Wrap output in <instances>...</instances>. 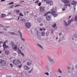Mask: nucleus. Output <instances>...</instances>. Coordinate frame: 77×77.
Masks as SVG:
<instances>
[{"label": "nucleus", "instance_id": "nucleus-16", "mask_svg": "<svg viewBox=\"0 0 77 77\" xmlns=\"http://www.w3.org/2000/svg\"><path fill=\"white\" fill-rule=\"evenodd\" d=\"M37 36L38 37H39L40 36H41V33H40V32H39L38 33V31H37Z\"/></svg>", "mask_w": 77, "mask_h": 77}, {"label": "nucleus", "instance_id": "nucleus-47", "mask_svg": "<svg viewBox=\"0 0 77 77\" xmlns=\"http://www.w3.org/2000/svg\"><path fill=\"white\" fill-rule=\"evenodd\" d=\"M73 10H74V11H75V8H73Z\"/></svg>", "mask_w": 77, "mask_h": 77}, {"label": "nucleus", "instance_id": "nucleus-58", "mask_svg": "<svg viewBox=\"0 0 77 77\" xmlns=\"http://www.w3.org/2000/svg\"><path fill=\"white\" fill-rule=\"evenodd\" d=\"M57 16V14L55 15L54 16V17H56Z\"/></svg>", "mask_w": 77, "mask_h": 77}, {"label": "nucleus", "instance_id": "nucleus-27", "mask_svg": "<svg viewBox=\"0 0 77 77\" xmlns=\"http://www.w3.org/2000/svg\"><path fill=\"white\" fill-rule=\"evenodd\" d=\"M58 69L59 71H57V72H59L60 73H62V71H61V70H60V69Z\"/></svg>", "mask_w": 77, "mask_h": 77}, {"label": "nucleus", "instance_id": "nucleus-40", "mask_svg": "<svg viewBox=\"0 0 77 77\" xmlns=\"http://www.w3.org/2000/svg\"><path fill=\"white\" fill-rule=\"evenodd\" d=\"M62 10H63V11H65V8H63L62 9Z\"/></svg>", "mask_w": 77, "mask_h": 77}, {"label": "nucleus", "instance_id": "nucleus-21", "mask_svg": "<svg viewBox=\"0 0 77 77\" xmlns=\"http://www.w3.org/2000/svg\"><path fill=\"white\" fill-rule=\"evenodd\" d=\"M41 34L42 35V36H44L45 35V32H44L42 31V32Z\"/></svg>", "mask_w": 77, "mask_h": 77}, {"label": "nucleus", "instance_id": "nucleus-11", "mask_svg": "<svg viewBox=\"0 0 77 77\" xmlns=\"http://www.w3.org/2000/svg\"><path fill=\"white\" fill-rule=\"evenodd\" d=\"M47 57L49 60L50 61V62H54V60L53 59H51V58H50V57L49 56H48Z\"/></svg>", "mask_w": 77, "mask_h": 77}, {"label": "nucleus", "instance_id": "nucleus-44", "mask_svg": "<svg viewBox=\"0 0 77 77\" xmlns=\"http://www.w3.org/2000/svg\"><path fill=\"white\" fill-rule=\"evenodd\" d=\"M48 33H49V32H46V35H47V36H48Z\"/></svg>", "mask_w": 77, "mask_h": 77}, {"label": "nucleus", "instance_id": "nucleus-62", "mask_svg": "<svg viewBox=\"0 0 77 77\" xmlns=\"http://www.w3.org/2000/svg\"><path fill=\"white\" fill-rule=\"evenodd\" d=\"M72 70H74V68H72Z\"/></svg>", "mask_w": 77, "mask_h": 77}, {"label": "nucleus", "instance_id": "nucleus-41", "mask_svg": "<svg viewBox=\"0 0 77 77\" xmlns=\"http://www.w3.org/2000/svg\"><path fill=\"white\" fill-rule=\"evenodd\" d=\"M41 5V3L40 2L38 4V5L39 6H40Z\"/></svg>", "mask_w": 77, "mask_h": 77}, {"label": "nucleus", "instance_id": "nucleus-17", "mask_svg": "<svg viewBox=\"0 0 77 77\" xmlns=\"http://www.w3.org/2000/svg\"><path fill=\"white\" fill-rule=\"evenodd\" d=\"M76 2H75V1H73L71 3V4L73 5H75L76 4Z\"/></svg>", "mask_w": 77, "mask_h": 77}, {"label": "nucleus", "instance_id": "nucleus-51", "mask_svg": "<svg viewBox=\"0 0 77 77\" xmlns=\"http://www.w3.org/2000/svg\"><path fill=\"white\" fill-rule=\"evenodd\" d=\"M51 33H53V31L52 30H51Z\"/></svg>", "mask_w": 77, "mask_h": 77}, {"label": "nucleus", "instance_id": "nucleus-2", "mask_svg": "<svg viewBox=\"0 0 77 77\" xmlns=\"http://www.w3.org/2000/svg\"><path fill=\"white\" fill-rule=\"evenodd\" d=\"M61 2L65 4V6H66V7L67 6L71 7V3L69 0H61Z\"/></svg>", "mask_w": 77, "mask_h": 77}, {"label": "nucleus", "instance_id": "nucleus-12", "mask_svg": "<svg viewBox=\"0 0 77 77\" xmlns=\"http://www.w3.org/2000/svg\"><path fill=\"white\" fill-rule=\"evenodd\" d=\"M24 69L25 70H29V67L26 65H25L24 66Z\"/></svg>", "mask_w": 77, "mask_h": 77}, {"label": "nucleus", "instance_id": "nucleus-10", "mask_svg": "<svg viewBox=\"0 0 77 77\" xmlns=\"http://www.w3.org/2000/svg\"><path fill=\"white\" fill-rule=\"evenodd\" d=\"M6 65V61L5 60H3L1 62V65L2 66H5Z\"/></svg>", "mask_w": 77, "mask_h": 77}, {"label": "nucleus", "instance_id": "nucleus-50", "mask_svg": "<svg viewBox=\"0 0 77 77\" xmlns=\"http://www.w3.org/2000/svg\"><path fill=\"white\" fill-rule=\"evenodd\" d=\"M23 12L24 13V15H26V11H23Z\"/></svg>", "mask_w": 77, "mask_h": 77}, {"label": "nucleus", "instance_id": "nucleus-20", "mask_svg": "<svg viewBox=\"0 0 77 77\" xmlns=\"http://www.w3.org/2000/svg\"><path fill=\"white\" fill-rule=\"evenodd\" d=\"M2 16H1L2 18H4L5 17H6V14H1Z\"/></svg>", "mask_w": 77, "mask_h": 77}, {"label": "nucleus", "instance_id": "nucleus-46", "mask_svg": "<svg viewBox=\"0 0 77 77\" xmlns=\"http://www.w3.org/2000/svg\"><path fill=\"white\" fill-rule=\"evenodd\" d=\"M5 0H1V2H5Z\"/></svg>", "mask_w": 77, "mask_h": 77}, {"label": "nucleus", "instance_id": "nucleus-53", "mask_svg": "<svg viewBox=\"0 0 77 77\" xmlns=\"http://www.w3.org/2000/svg\"><path fill=\"white\" fill-rule=\"evenodd\" d=\"M71 16H69V19L70 18H71Z\"/></svg>", "mask_w": 77, "mask_h": 77}, {"label": "nucleus", "instance_id": "nucleus-3", "mask_svg": "<svg viewBox=\"0 0 77 77\" xmlns=\"http://www.w3.org/2000/svg\"><path fill=\"white\" fill-rule=\"evenodd\" d=\"M13 63L14 64L16 65H18L21 64V62H20V61L16 60H13Z\"/></svg>", "mask_w": 77, "mask_h": 77}, {"label": "nucleus", "instance_id": "nucleus-45", "mask_svg": "<svg viewBox=\"0 0 77 77\" xmlns=\"http://www.w3.org/2000/svg\"><path fill=\"white\" fill-rule=\"evenodd\" d=\"M22 40H23V41H25V39H24V38H22Z\"/></svg>", "mask_w": 77, "mask_h": 77}, {"label": "nucleus", "instance_id": "nucleus-18", "mask_svg": "<svg viewBox=\"0 0 77 77\" xmlns=\"http://www.w3.org/2000/svg\"><path fill=\"white\" fill-rule=\"evenodd\" d=\"M5 54H9V51L7 50V51H5Z\"/></svg>", "mask_w": 77, "mask_h": 77}, {"label": "nucleus", "instance_id": "nucleus-19", "mask_svg": "<svg viewBox=\"0 0 77 77\" xmlns=\"http://www.w3.org/2000/svg\"><path fill=\"white\" fill-rule=\"evenodd\" d=\"M37 45H38V47H40V48H42V49L43 50V48L42 47V46L41 45H40L38 44H37Z\"/></svg>", "mask_w": 77, "mask_h": 77}, {"label": "nucleus", "instance_id": "nucleus-61", "mask_svg": "<svg viewBox=\"0 0 77 77\" xmlns=\"http://www.w3.org/2000/svg\"><path fill=\"white\" fill-rule=\"evenodd\" d=\"M1 53H2V51H0V54Z\"/></svg>", "mask_w": 77, "mask_h": 77}, {"label": "nucleus", "instance_id": "nucleus-60", "mask_svg": "<svg viewBox=\"0 0 77 77\" xmlns=\"http://www.w3.org/2000/svg\"><path fill=\"white\" fill-rule=\"evenodd\" d=\"M5 28H9V27H8V26H6Z\"/></svg>", "mask_w": 77, "mask_h": 77}, {"label": "nucleus", "instance_id": "nucleus-57", "mask_svg": "<svg viewBox=\"0 0 77 77\" xmlns=\"http://www.w3.org/2000/svg\"><path fill=\"white\" fill-rule=\"evenodd\" d=\"M21 2H22H22H24V1H21Z\"/></svg>", "mask_w": 77, "mask_h": 77}, {"label": "nucleus", "instance_id": "nucleus-54", "mask_svg": "<svg viewBox=\"0 0 77 77\" xmlns=\"http://www.w3.org/2000/svg\"><path fill=\"white\" fill-rule=\"evenodd\" d=\"M31 70H30V71L28 72L29 73H30V72H31Z\"/></svg>", "mask_w": 77, "mask_h": 77}, {"label": "nucleus", "instance_id": "nucleus-1", "mask_svg": "<svg viewBox=\"0 0 77 77\" xmlns=\"http://www.w3.org/2000/svg\"><path fill=\"white\" fill-rule=\"evenodd\" d=\"M56 7H54L51 10V11L52 12L50 11H48L47 13H46L44 15L45 17H46L47 15H50L51 14H52L53 15H55L56 14Z\"/></svg>", "mask_w": 77, "mask_h": 77}, {"label": "nucleus", "instance_id": "nucleus-52", "mask_svg": "<svg viewBox=\"0 0 77 77\" xmlns=\"http://www.w3.org/2000/svg\"><path fill=\"white\" fill-rule=\"evenodd\" d=\"M22 54L23 56H24V54L22 53Z\"/></svg>", "mask_w": 77, "mask_h": 77}, {"label": "nucleus", "instance_id": "nucleus-55", "mask_svg": "<svg viewBox=\"0 0 77 77\" xmlns=\"http://www.w3.org/2000/svg\"><path fill=\"white\" fill-rule=\"evenodd\" d=\"M8 14H12V13H11V12H10V13H8Z\"/></svg>", "mask_w": 77, "mask_h": 77}, {"label": "nucleus", "instance_id": "nucleus-25", "mask_svg": "<svg viewBox=\"0 0 77 77\" xmlns=\"http://www.w3.org/2000/svg\"><path fill=\"white\" fill-rule=\"evenodd\" d=\"M64 25L65 26H67V23L66 22V21L65 20H64Z\"/></svg>", "mask_w": 77, "mask_h": 77}, {"label": "nucleus", "instance_id": "nucleus-56", "mask_svg": "<svg viewBox=\"0 0 77 77\" xmlns=\"http://www.w3.org/2000/svg\"><path fill=\"white\" fill-rule=\"evenodd\" d=\"M67 68L68 69H70V68H69V67H67Z\"/></svg>", "mask_w": 77, "mask_h": 77}, {"label": "nucleus", "instance_id": "nucleus-63", "mask_svg": "<svg viewBox=\"0 0 77 77\" xmlns=\"http://www.w3.org/2000/svg\"><path fill=\"white\" fill-rule=\"evenodd\" d=\"M29 11H27V12H26V13H29Z\"/></svg>", "mask_w": 77, "mask_h": 77}, {"label": "nucleus", "instance_id": "nucleus-31", "mask_svg": "<svg viewBox=\"0 0 77 77\" xmlns=\"http://www.w3.org/2000/svg\"><path fill=\"white\" fill-rule=\"evenodd\" d=\"M20 65L18 66L19 68H21V66H22V64H21V63Z\"/></svg>", "mask_w": 77, "mask_h": 77}, {"label": "nucleus", "instance_id": "nucleus-4", "mask_svg": "<svg viewBox=\"0 0 77 77\" xmlns=\"http://www.w3.org/2000/svg\"><path fill=\"white\" fill-rule=\"evenodd\" d=\"M44 1L46 2L47 4H48L49 6H51L53 5V2L49 0H43Z\"/></svg>", "mask_w": 77, "mask_h": 77}, {"label": "nucleus", "instance_id": "nucleus-39", "mask_svg": "<svg viewBox=\"0 0 77 77\" xmlns=\"http://www.w3.org/2000/svg\"><path fill=\"white\" fill-rule=\"evenodd\" d=\"M20 6V5H15L14 6L15 8L16 7H17V6Z\"/></svg>", "mask_w": 77, "mask_h": 77}, {"label": "nucleus", "instance_id": "nucleus-6", "mask_svg": "<svg viewBox=\"0 0 77 77\" xmlns=\"http://www.w3.org/2000/svg\"><path fill=\"white\" fill-rule=\"evenodd\" d=\"M17 44L18 45L19 47V48L21 49H23V45L21 43H20L19 42H17Z\"/></svg>", "mask_w": 77, "mask_h": 77}, {"label": "nucleus", "instance_id": "nucleus-9", "mask_svg": "<svg viewBox=\"0 0 77 77\" xmlns=\"http://www.w3.org/2000/svg\"><path fill=\"white\" fill-rule=\"evenodd\" d=\"M12 47L13 48V49L14 50H17V45L14 44L12 46Z\"/></svg>", "mask_w": 77, "mask_h": 77}, {"label": "nucleus", "instance_id": "nucleus-15", "mask_svg": "<svg viewBox=\"0 0 77 77\" xmlns=\"http://www.w3.org/2000/svg\"><path fill=\"white\" fill-rule=\"evenodd\" d=\"M74 19H72V18L71 20H70L69 21L68 25L69 26V25L70 23H71V22H72V21H74Z\"/></svg>", "mask_w": 77, "mask_h": 77}, {"label": "nucleus", "instance_id": "nucleus-36", "mask_svg": "<svg viewBox=\"0 0 77 77\" xmlns=\"http://www.w3.org/2000/svg\"><path fill=\"white\" fill-rule=\"evenodd\" d=\"M11 44L12 46V45H15V44H14V42H11Z\"/></svg>", "mask_w": 77, "mask_h": 77}, {"label": "nucleus", "instance_id": "nucleus-64", "mask_svg": "<svg viewBox=\"0 0 77 77\" xmlns=\"http://www.w3.org/2000/svg\"><path fill=\"white\" fill-rule=\"evenodd\" d=\"M9 77H11V76H9Z\"/></svg>", "mask_w": 77, "mask_h": 77}, {"label": "nucleus", "instance_id": "nucleus-59", "mask_svg": "<svg viewBox=\"0 0 77 77\" xmlns=\"http://www.w3.org/2000/svg\"><path fill=\"white\" fill-rule=\"evenodd\" d=\"M56 39L57 40V39H58V38L57 37H56Z\"/></svg>", "mask_w": 77, "mask_h": 77}, {"label": "nucleus", "instance_id": "nucleus-30", "mask_svg": "<svg viewBox=\"0 0 77 77\" xmlns=\"http://www.w3.org/2000/svg\"><path fill=\"white\" fill-rule=\"evenodd\" d=\"M40 31H41V32H42V30H44V31H45V29H42L41 28H40Z\"/></svg>", "mask_w": 77, "mask_h": 77}, {"label": "nucleus", "instance_id": "nucleus-24", "mask_svg": "<svg viewBox=\"0 0 77 77\" xmlns=\"http://www.w3.org/2000/svg\"><path fill=\"white\" fill-rule=\"evenodd\" d=\"M56 25H57L56 23H55L54 25H53L52 26L53 27V28H55L56 27Z\"/></svg>", "mask_w": 77, "mask_h": 77}, {"label": "nucleus", "instance_id": "nucleus-14", "mask_svg": "<svg viewBox=\"0 0 77 77\" xmlns=\"http://www.w3.org/2000/svg\"><path fill=\"white\" fill-rule=\"evenodd\" d=\"M8 40L5 41L4 42V44H3V47H5L6 46V44H8Z\"/></svg>", "mask_w": 77, "mask_h": 77}, {"label": "nucleus", "instance_id": "nucleus-49", "mask_svg": "<svg viewBox=\"0 0 77 77\" xmlns=\"http://www.w3.org/2000/svg\"><path fill=\"white\" fill-rule=\"evenodd\" d=\"M59 35L60 36V35H62V32H61L60 33H59Z\"/></svg>", "mask_w": 77, "mask_h": 77}, {"label": "nucleus", "instance_id": "nucleus-32", "mask_svg": "<svg viewBox=\"0 0 77 77\" xmlns=\"http://www.w3.org/2000/svg\"><path fill=\"white\" fill-rule=\"evenodd\" d=\"M16 13H18L20 12V11L19 10H17L16 11Z\"/></svg>", "mask_w": 77, "mask_h": 77}, {"label": "nucleus", "instance_id": "nucleus-26", "mask_svg": "<svg viewBox=\"0 0 77 77\" xmlns=\"http://www.w3.org/2000/svg\"><path fill=\"white\" fill-rule=\"evenodd\" d=\"M19 16H20V17H23L24 15L22 14V13H21L19 14Z\"/></svg>", "mask_w": 77, "mask_h": 77}, {"label": "nucleus", "instance_id": "nucleus-34", "mask_svg": "<svg viewBox=\"0 0 77 77\" xmlns=\"http://www.w3.org/2000/svg\"><path fill=\"white\" fill-rule=\"evenodd\" d=\"M14 5H12L10 7V8L12 9V8H14Z\"/></svg>", "mask_w": 77, "mask_h": 77}, {"label": "nucleus", "instance_id": "nucleus-42", "mask_svg": "<svg viewBox=\"0 0 77 77\" xmlns=\"http://www.w3.org/2000/svg\"><path fill=\"white\" fill-rule=\"evenodd\" d=\"M10 65L11 66V68H12V67H13V65H12V64H10Z\"/></svg>", "mask_w": 77, "mask_h": 77}, {"label": "nucleus", "instance_id": "nucleus-28", "mask_svg": "<svg viewBox=\"0 0 77 77\" xmlns=\"http://www.w3.org/2000/svg\"><path fill=\"white\" fill-rule=\"evenodd\" d=\"M44 74L47 75H49V73L47 72L44 73Z\"/></svg>", "mask_w": 77, "mask_h": 77}, {"label": "nucleus", "instance_id": "nucleus-13", "mask_svg": "<svg viewBox=\"0 0 77 77\" xmlns=\"http://www.w3.org/2000/svg\"><path fill=\"white\" fill-rule=\"evenodd\" d=\"M46 19L47 21H49L51 20V17L48 16L46 17Z\"/></svg>", "mask_w": 77, "mask_h": 77}, {"label": "nucleus", "instance_id": "nucleus-33", "mask_svg": "<svg viewBox=\"0 0 77 77\" xmlns=\"http://www.w3.org/2000/svg\"><path fill=\"white\" fill-rule=\"evenodd\" d=\"M4 48H9V46H6V45H5V46L3 47Z\"/></svg>", "mask_w": 77, "mask_h": 77}, {"label": "nucleus", "instance_id": "nucleus-38", "mask_svg": "<svg viewBox=\"0 0 77 77\" xmlns=\"http://www.w3.org/2000/svg\"><path fill=\"white\" fill-rule=\"evenodd\" d=\"M38 2H39V1L38 0H37L35 2V3H38Z\"/></svg>", "mask_w": 77, "mask_h": 77}, {"label": "nucleus", "instance_id": "nucleus-37", "mask_svg": "<svg viewBox=\"0 0 77 77\" xmlns=\"http://www.w3.org/2000/svg\"><path fill=\"white\" fill-rule=\"evenodd\" d=\"M0 26H1V27H4V26L1 24H0Z\"/></svg>", "mask_w": 77, "mask_h": 77}, {"label": "nucleus", "instance_id": "nucleus-7", "mask_svg": "<svg viewBox=\"0 0 77 77\" xmlns=\"http://www.w3.org/2000/svg\"><path fill=\"white\" fill-rule=\"evenodd\" d=\"M32 63V61L30 60H29L27 62V65L28 66H30Z\"/></svg>", "mask_w": 77, "mask_h": 77}, {"label": "nucleus", "instance_id": "nucleus-8", "mask_svg": "<svg viewBox=\"0 0 77 77\" xmlns=\"http://www.w3.org/2000/svg\"><path fill=\"white\" fill-rule=\"evenodd\" d=\"M25 24L27 29L30 28V26H31V24L29 22L26 23Z\"/></svg>", "mask_w": 77, "mask_h": 77}, {"label": "nucleus", "instance_id": "nucleus-5", "mask_svg": "<svg viewBox=\"0 0 77 77\" xmlns=\"http://www.w3.org/2000/svg\"><path fill=\"white\" fill-rule=\"evenodd\" d=\"M39 11L41 12H44L45 11V9H44V7H40Z\"/></svg>", "mask_w": 77, "mask_h": 77}, {"label": "nucleus", "instance_id": "nucleus-22", "mask_svg": "<svg viewBox=\"0 0 77 77\" xmlns=\"http://www.w3.org/2000/svg\"><path fill=\"white\" fill-rule=\"evenodd\" d=\"M8 33H9L10 35H15V33L14 32H8Z\"/></svg>", "mask_w": 77, "mask_h": 77}, {"label": "nucleus", "instance_id": "nucleus-29", "mask_svg": "<svg viewBox=\"0 0 77 77\" xmlns=\"http://www.w3.org/2000/svg\"><path fill=\"white\" fill-rule=\"evenodd\" d=\"M14 4V2H11V3H9L8 4V5H13Z\"/></svg>", "mask_w": 77, "mask_h": 77}, {"label": "nucleus", "instance_id": "nucleus-43", "mask_svg": "<svg viewBox=\"0 0 77 77\" xmlns=\"http://www.w3.org/2000/svg\"><path fill=\"white\" fill-rule=\"evenodd\" d=\"M2 60L0 59V64L2 63Z\"/></svg>", "mask_w": 77, "mask_h": 77}, {"label": "nucleus", "instance_id": "nucleus-35", "mask_svg": "<svg viewBox=\"0 0 77 77\" xmlns=\"http://www.w3.org/2000/svg\"><path fill=\"white\" fill-rule=\"evenodd\" d=\"M17 51L18 52H19V53H21V51L19 49V48H18V51Z\"/></svg>", "mask_w": 77, "mask_h": 77}, {"label": "nucleus", "instance_id": "nucleus-23", "mask_svg": "<svg viewBox=\"0 0 77 77\" xmlns=\"http://www.w3.org/2000/svg\"><path fill=\"white\" fill-rule=\"evenodd\" d=\"M18 32L19 33H20V35L21 36V38H22V33H21V32H20V30H18Z\"/></svg>", "mask_w": 77, "mask_h": 77}, {"label": "nucleus", "instance_id": "nucleus-48", "mask_svg": "<svg viewBox=\"0 0 77 77\" xmlns=\"http://www.w3.org/2000/svg\"><path fill=\"white\" fill-rule=\"evenodd\" d=\"M3 30H5V31H7V29H6L4 28Z\"/></svg>", "mask_w": 77, "mask_h": 77}]
</instances>
